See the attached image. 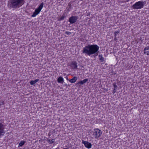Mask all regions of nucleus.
<instances>
[{"instance_id": "10", "label": "nucleus", "mask_w": 149, "mask_h": 149, "mask_svg": "<svg viewBox=\"0 0 149 149\" xmlns=\"http://www.w3.org/2000/svg\"><path fill=\"white\" fill-rule=\"evenodd\" d=\"M143 51L145 54L149 55V46L146 47L144 49Z\"/></svg>"}, {"instance_id": "5", "label": "nucleus", "mask_w": 149, "mask_h": 149, "mask_svg": "<svg viewBox=\"0 0 149 149\" xmlns=\"http://www.w3.org/2000/svg\"><path fill=\"white\" fill-rule=\"evenodd\" d=\"M102 133L101 130L98 129H95L93 133V137L95 139H98L101 136Z\"/></svg>"}, {"instance_id": "6", "label": "nucleus", "mask_w": 149, "mask_h": 149, "mask_svg": "<svg viewBox=\"0 0 149 149\" xmlns=\"http://www.w3.org/2000/svg\"><path fill=\"white\" fill-rule=\"evenodd\" d=\"M5 127L4 124L0 122V137L3 136L5 133Z\"/></svg>"}, {"instance_id": "16", "label": "nucleus", "mask_w": 149, "mask_h": 149, "mask_svg": "<svg viewBox=\"0 0 149 149\" xmlns=\"http://www.w3.org/2000/svg\"><path fill=\"white\" fill-rule=\"evenodd\" d=\"M99 60L102 62H103L104 61V58L102 57V55H100L99 56Z\"/></svg>"}, {"instance_id": "31", "label": "nucleus", "mask_w": 149, "mask_h": 149, "mask_svg": "<svg viewBox=\"0 0 149 149\" xmlns=\"http://www.w3.org/2000/svg\"><path fill=\"white\" fill-rule=\"evenodd\" d=\"M67 80H68V78H67Z\"/></svg>"}, {"instance_id": "12", "label": "nucleus", "mask_w": 149, "mask_h": 149, "mask_svg": "<svg viewBox=\"0 0 149 149\" xmlns=\"http://www.w3.org/2000/svg\"><path fill=\"white\" fill-rule=\"evenodd\" d=\"M39 79H37L34 81L32 80L30 82V83L31 85H34L35 84L39 81Z\"/></svg>"}, {"instance_id": "25", "label": "nucleus", "mask_w": 149, "mask_h": 149, "mask_svg": "<svg viewBox=\"0 0 149 149\" xmlns=\"http://www.w3.org/2000/svg\"><path fill=\"white\" fill-rule=\"evenodd\" d=\"M117 40V39H116V37H115V38H114V40Z\"/></svg>"}, {"instance_id": "21", "label": "nucleus", "mask_w": 149, "mask_h": 149, "mask_svg": "<svg viewBox=\"0 0 149 149\" xmlns=\"http://www.w3.org/2000/svg\"><path fill=\"white\" fill-rule=\"evenodd\" d=\"M65 33L68 35H70L71 34V33L69 31H66L65 32Z\"/></svg>"}, {"instance_id": "17", "label": "nucleus", "mask_w": 149, "mask_h": 149, "mask_svg": "<svg viewBox=\"0 0 149 149\" xmlns=\"http://www.w3.org/2000/svg\"><path fill=\"white\" fill-rule=\"evenodd\" d=\"M26 141H21L19 144V146H22L25 143Z\"/></svg>"}, {"instance_id": "3", "label": "nucleus", "mask_w": 149, "mask_h": 149, "mask_svg": "<svg viewBox=\"0 0 149 149\" xmlns=\"http://www.w3.org/2000/svg\"><path fill=\"white\" fill-rule=\"evenodd\" d=\"M146 3L145 1H139L136 2L132 6V7L133 9H141L143 8V6Z\"/></svg>"}, {"instance_id": "8", "label": "nucleus", "mask_w": 149, "mask_h": 149, "mask_svg": "<svg viewBox=\"0 0 149 149\" xmlns=\"http://www.w3.org/2000/svg\"><path fill=\"white\" fill-rule=\"evenodd\" d=\"M77 63L75 61H72L70 65V67L72 69H77Z\"/></svg>"}, {"instance_id": "4", "label": "nucleus", "mask_w": 149, "mask_h": 149, "mask_svg": "<svg viewBox=\"0 0 149 149\" xmlns=\"http://www.w3.org/2000/svg\"><path fill=\"white\" fill-rule=\"evenodd\" d=\"M44 5V3L43 2L41 3L39 7L36 8L35 10V11L33 13L31 17H36L38 15L40 12L42 8Z\"/></svg>"}, {"instance_id": "14", "label": "nucleus", "mask_w": 149, "mask_h": 149, "mask_svg": "<svg viewBox=\"0 0 149 149\" xmlns=\"http://www.w3.org/2000/svg\"><path fill=\"white\" fill-rule=\"evenodd\" d=\"M66 16L65 15V14H63L62 15V16L61 17L58 18V21H61L63 20L66 17Z\"/></svg>"}, {"instance_id": "7", "label": "nucleus", "mask_w": 149, "mask_h": 149, "mask_svg": "<svg viewBox=\"0 0 149 149\" xmlns=\"http://www.w3.org/2000/svg\"><path fill=\"white\" fill-rule=\"evenodd\" d=\"M77 18V17L76 16H72L69 18V21L70 24H73L76 22Z\"/></svg>"}, {"instance_id": "1", "label": "nucleus", "mask_w": 149, "mask_h": 149, "mask_svg": "<svg viewBox=\"0 0 149 149\" xmlns=\"http://www.w3.org/2000/svg\"><path fill=\"white\" fill-rule=\"evenodd\" d=\"M99 47L96 45H88L84 47V53L89 56L93 54V56L98 55Z\"/></svg>"}, {"instance_id": "23", "label": "nucleus", "mask_w": 149, "mask_h": 149, "mask_svg": "<svg viewBox=\"0 0 149 149\" xmlns=\"http://www.w3.org/2000/svg\"><path fill=\"white\" fill-rule=\"evenodd\" d=\"M130 66H129V67H128V65H127V66H126V65H125V67H126V68H128H128H130ZM132 68V67H131L130 68Z\"/></svg>"}, {"instance_id": "9", "label": "nucleus", "mask_w": 149, "mask_h": 149, "mask_svg": "<svg viewBox=\"0 0 149 149\" xmlns=\"http://www.w3.org/2000/svg\"><path fill=\"white\" fill-rule=\"evenodd\" d=\"M84 146L88 148H91L92 144L88 141H84Z\"/></svg>"}, {"instance_id": "19", "label": "nucleus", "mask_w": 149, "mask_h": 149, "mask_svg": "<svg viewBox=\"0 0 149 149\" xmlns=\"http://www.w3.org/2000/svg\"><path fill=\"white\" fill-rule=\"evenodd\" d=\"M119 32H120L119 31H115L114 32V34L115 37H116V36L117 34L119 33Z\"/></svg>"}, {"instance_id": "28", "label": "nucleus", "mask_w": 149, "mask_h": 149, "mask_svg": "<svg viewBox=\"0 0 149 149\" xmlns=\"http://www.w3.org/2000/svg\"><path fill=\"white\" fill-rule=\"evenodd\" d=\"M82 52H83V53H84V48H83V50H82Z\"/></svg>"}, {"instance_id": "29", "label": "nucleus", "mask_w": 149, "mask_h": 149, "mask_svg": "<svg viewBox=\"0 0 149 149\" xmlns=\"http://www.w3.org/2000/svg\"><path fill=\"white\" fill-rule=\"evenodd\" d=\"M79 60H80V61H82V60H80V58H79Z\"/></svg>"}, {"instance_id": "11", "label": "nucleus", "mask_w": 149, "mask_h": 149, "mask_svg": "<svg viewBox=\"0 0 149 149\" xmlns=\"http://www.w3.org/2000/svg\"><path fill=\"white\" fill-rule=\"evenodd\" d=\"M57 81L58 83H61L63 84L64 82L63 78L61 77H60L57 79Z\"/></svg>"}, {"instance_id": "26", "label": "nucleus", "mask_w": 149, "mask_h": 149, "mask_svg": "<svg viewBox=\"0 0 149 149\" xmlns=\"http://www.w3.org/2000/svg\"><path fill=\"white\" fill-rule=\"evenodd\" d=\"M115 90V89H114V90H113V93H114L115 92V91H114Z\"/></svg>"}, {"instance_id": "27", "label": "nucleus", "mask_w": 149, "mask_h": 149, "mask_svg": "<svg viewBox=\"0 0 149 149\" xmlns=\"http://www.w3.org/2000/svg\"><path fill=\"white\" fill-rule=\"evenodd\" d=\"M82 143L84 144V140H82Z\"/></svg>"}, {"instance_id": "22", "label": "nucleus", "mask_w": 149, "mask_h": 149, "mask_svg": "<svg viewBox=\"0 0 149 149\" xmlns=\"http://www.w3.org/2000/svg\"><path fill=\"white\" fill-rule=\"evenodd\" d=\"M113 86L115 88H117V86L116 84H113Z\"/></svg>"}, {"instance_id": "2", "label": "nucleus", "mask_w": 149, "mask_h": 149, "mask_svg": "<svg viewBox=\"0 0 149 149\" xmlns=\"http://www.w3.org/2000/svg\"><path fill=\"white\" fill-rule=\"evenodd\" d=\"M24 3V0H10L8 1V7L10 9H16L19 8Z\"/></svg>"}, {"instance_id": "30", "label": "nucleus", "mask_w": 149, "mask_h": 149, "mask_svg": "<svg viewBox=\"0 0 149 149\" xmlns=\"http://www.w3.org/2000/svg\"><path fill=\"white\" fill-rule=\"evenodd\" d=\"M2 104H3V102H2Z\"/></svg>"}, {"instance_id": "13", "label": "nucleus", "mask_w": 149, "mask_h": 149, "mask_svg": "<svg viewBox=\"0 0 149 149\" xmlns=\"http://www.w3.org/2000/svg\"><path fill=\"white\" fill-rule=\"evenodd\" d=\"M77 79V77H74L72 79L69 80V81L71 83H74L76 82Z\"/></svg>"}, {"instance_id": "18", "label": "nucleus", "mask_w": 149, "mask_h": 149, "mask_svg": "<svg viewBox=\"0 0 149 149\" xmlns=\"http://www.w3.org/2000/svg\"><path fill=\"white\" fill-rule=\"evenodd\" d=\"M47 141L49 143H53L54 142V139H52L51 140L50 139H48L47 140Z\"/></svg>"}, {"instance_id": "15", "label": "nucleus", "mask_w": 149, "mask_h": 149, "mask_svg": "<svg viewBox=\"0 0 149 149\" xmlns=\"http://www.w3.org/2000/svg\"><path fill=\"white\" fill-rule=\"evenodd\" d=\"M71 6H72L71 4L69 3L66 8V9L68 11H69L71 10L72 8Z\"/></svg>"}, {"instance_id": "24", "label": "nucleus", "mask_w": 149, "mask_h": 149, "mask_svg": "<svg viewBox=\"0 0 149 149\" xmlns=\"http://www.w3.org/2000/svg\"><path fill=\"white\" fill-rule=\"evenodd\" d=\"M88 79H84V83L86 82L87 81H88Z\"/></svg>"}, {"instance_id": "20", "label": "nucleus", "mask_w": 149, "mask_h": 149, "mask_svg": "<svg viewBox=\"0 0 149 149\" xmlns=\"http://www.w3.org/2000/svg\"><path fill=\"white\" fill-rule=\"evenodd\" d=\"M78 84H84V80L80 81Z\"/></svg>"}]
</instances>
